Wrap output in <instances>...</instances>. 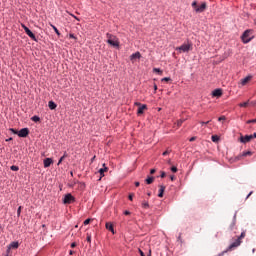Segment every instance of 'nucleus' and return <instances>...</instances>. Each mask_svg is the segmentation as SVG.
I'll return each instance as SVG.
<instances>
[{"instance_id": "f257e3e1", "label": "nucleus", "mask_w": 256, "mask_h": 256, "mask_svg": "<svg viewBox=\"0 0 256 256\" xmlns=\"http://www.w3.org/2000/svg\"><path fill=\"white\" fill-rule=\"evenodd\" d=\"M106 38L108 45H111L112 47H119V38H117V36L107 33Z\"/></svg>"}, {"instance_id": "f03ea898", "label": "nucleus", "mask_w": 256, "mask_h": 256, "mask_svg": "<svg viewBox=\"0 0 256 256\" xmlns=\"http://www.w3.org/2000/svg\"><path fill=\"white\" fill-rule=\"evenodd\" d=\"M254 38L255 36H253V30L251 29L246 30L241 36L243 43H250Z\"/></svg>"}, {"instance_id": "7ed1b4c3", "label": "nucleus", "mask_w": 256, "mask_h": 256, "mask_svg": "<svg viewBox=\"0 0 256 256\" xmlns=\"http://www.w3.org/2000/svg\"><path fill=\"white\" fill-rule=\"evenodd\" d=\"M191 49H193V44H191V42H188L186 44H182L180 47H177L176 51H178V53H189Z\"/></svg>"}, {"instance_id": "20e7f679", "label": "nucleus", "mask_w": 256, "mask_h": 256, "mask_svg": "<svg viewBox=\"0 0 256 256\" xmlns=\"http://www.w3.org/2000/svg\"><path fill=\"white\" fill-rule=\"evenodd\" d=\"M14 135H18V137H27L29 135V128H22L19 132L13 128L10 129Z\"/></svg>"}, {"instance_id": "39448f33", "label": "nucleus", "mask_w": 256, "mask_h": 256, "mask_svg": "<svg viewBox=\"0 0 256 256\" xmlns=\"http://www.w3.org/2000/svg\"><path fill=\"white\" fill-rule=\"evenodd\" d=\"M21 27L24 29L26 35H28V37L32 39V41H37V37L35 36V34H33L31 30L27 26H25V24H22Z\"/></svg>"}, {"instance_id": "423d86ee", "label": "nucleus", "mask_w": 256, "mask_h": 256, "mask_svg": "<svg viewBox=\"0 0 256 256\" xmlns=\"http://www.w3.org/2000/svg\"><path fill=\"white\" fill-rule=\"evenodd\" d=\"M74 201H75V197H73V195H71V194H66L63 199V203L65 205H71V203Z\"/></svg>"}, {"instance_id": "0eeeda50", "label": "nucleus", "mask_w": 256, "mask_h": 256, "mask_svg": "<svg viewBox=\"0 0 256 256\" xmlns=\"http://www.w3.org/2000/svg\"><path fill=\"white\" fill-rule=\"evenodd\" d=\"M239 245H241V240L237 238L232 244L229 245L227 251H233V249H236V247H239Z\"/></svg>"}, {"instance_id": "6e6552de", "label": "nucleus", "mask_w": 256, "mask_h": 256, "mask_svg": "<svg viewBox=\"0 0 256 256\" xmlns=\"http://www.w3.org/2000/svg\"><path fill=\"white\" fill-rule=\"evenodd\" d=\"M253 139V135H241L240 136V143H249Z\"/></svg>"}, {"instance_id": "1a4fd4ad", "label": "nucleus", "mask_w": 256, "mask_h": 256, "mask_svg": "<svg viewBox=\"0 0 256 256\" xmlns=\"http://www.w3.org/2000/svg\"><path fill=\"white\" fill-rule=\"evenodd\" d=\"M135 105H137L139 107L138 111H137L138 115H143L145 109H147V105H145V104L141 105V103H139V102H136Z\"/></svg>"}, {"instance_id": "9d476101", "label": "nucleus", "mask_w": 256, "mask_h": 256, "mask_svg": "<svg viewBox=\"0 0 256 256\" xmlns=\"http://www.w3.org/2000/svg\"><path fill=\"white\" fill-rule=\"evenodd\" d=\"M207 9V3L203 2L198 8H196V13H203Z\"/></svg>"}, {"instance_id": "9b49d317", "label": "nucleus", "mask_w": 256, "mask_h": 256, "mask_svg": "<svg viewBox=\"0 0 256 256\" xmlns=\"http://www.w3.org/2000/svg\"><path fill=\"white\" fill-rule=\"evenodd\" d=\"M137 59H141L140 52H136L130 56V60L132 61V63H135V61H137Z\"/></svg>"}, {"instance_id": "f8f14e48", "label": "nucleus", "mask_w": 256, "mask_h": 256, "mask_svg": "<svg viewBox=\"0 0 256 256\" xmlns=\"http://www.w3.org/2000/svg\"><path fill=\"white\" fill-rule=\"evenodd\" d=\"M251 79H253V76L249 75L246 78H243L240 83L243 87H245V85H247V83H249V81H251Z\"/></svg>"}, {"instance_id": "ddd939ff", "label": "nucleus", "mask_w": 256, "mask_h": 256, "mask_svg": "<svg viewBox=\"0 0 256 256\" xmlns=\"http://www.w3.org/2000/svg\"><path fill=\"white\" fill-rule=\"evenodd\" d=\"M52 163H53V159H51V158L44 159V167H45V169H47V167H51Z\"/></svg>"}, {"instance_id": "4468645a", "label": "nucleus", "mask_w": 256, "mask_h": 256, "mask_svg": "<svg viewBox=\"0 0 256 256\" xmlns=\"http://www.w3.org/2000/svg\"><path fill=\"white\" fill-rule=\"evenodd\" d=\"M213 97H221L223 95V90L221 89H216L212 92Z\"/></svg>"}, {"instance_id": "2eb2a0df", "label": "nucleus", "mask_w": 256, "mask_h": 256, "mask_svg": "<svg viewBox=\"0 0 256 256\" xmlns=\"http://www.w3.org/2000/svg\"><path fill=\"white\" fill-rule=\"evenodd\" d=\"M103 167L104 168H101L99 170V173H100L101 177H105V173H107V171H109V168L107 166H105V164H103Z\"/></svg>"}, {"instance_id": "dca6fc26", "label": "nucleus", "mask_w": 256, "mask_h": 256, "mask_svg": "<svg viewBox=\"0 0 256 256\" xmlns=\"http://www.w3.org/2000/svg\"><path fill=\"white\" fill-rule=\"evenodd\" d=\"M106 229H108V231H111V233L115 235V229L113 228V224L111 222L106 223Z\"/></svg>"}, {"instance_id": "f3484780", "label": "nucleus", "mask_w": 256, "mask_h": 256, "mask_svg": "<svg viewBox=\"0 0 256 256\" xmlns=\"http://www.w3.org/2000/svg\"><path fill=\"white\" fill-rule=\"evenodd\" d=\"M251 155H253V152L247 151V152H243L242 154H240L238 156V158L241 159V157H251Z\"/></svg>"}, {"instance_id": "a211bd4d", "label": "nucleus", "mask_w": 256, "mask_h": 256, "mask_svg": "<svg viewBox=\"0 0 256 256\" xmlns=\"http://www.w3.org/2000/svg\"><path fill=\"white\" fill-rule=\"evenodd\" d=\"M8 247H10V249H19V242H11Z\"/></svg>"}, {"instance_id": "6ab92c4d", "label": "nucleus", "mask_w": 256, "mask_h": 256, "mask_svg": "<svg viewBox=\"0 0 256 256\" xmlns=\"http://www.w3.org/2000/svg\"><path fill=\"white\" fill-rule=\"evenodd\" d=\"M164 193H165V186L164 185H160L158 197H160V198L163 197Z\"/></svg>"}, {"instance_id": "aec40b11", "label": "nucleus", "mask_w": 256, "mask_h": 256, "mask_svg": "<svg viewBox=\"0 0 256 256\" xmlns=\"http://www.w3.org/2000/svg\"><path fill=\"white\" fill-rule=\"evenodd\" d=\"M48 107H49V109L54 110V109H57V104H55V102H53V101H49Z\"/></svg>"}, {"instance_id": "412c9836", "label": "nucleus", "mask_w": 256, "mask_h": 256, "mask_svg": "<svg viewBox=\"0 0 256 256\" xmlns=\"http://www.w3.org/2000/svg\"><path fill=\"white\" fill-rule=\"evenodd\" d=\"M192 7H193L194 11L197 13V9L199 8V5H197V0H194L192 2Z\"/></svg>"}, {"instance_id": "4be33fe9", "label": "nucleus", "mask_w": 256, "mask_h": 256, "mask_svg": "<svg viewBox=\"0 0 256 256\" xmlns=\"http://www.w3.org/2000/svg\"><path fill=\"white\" fill-rule=\"evenodd\" d=\"M142 209H149V202L147 201H142Z\"/></svg>"}, {"instance_id": "5701e85b", "label": "nucleus", "mask_w": 256, "mask_h": 256, "mask_svg": "<svg viewBox=\"0 0 256 256\" xmlns=\"http://www.w3.org/2000/svg\"><path fill=\"white\" fill-rule=\"evenodd\" d=\"M153 181H155V178H154V177H148V178L146 179L147 185H151V183H153Z\"/></svg>"}, {"instance_id": "b1692460", "label": "nucleus", "mask_w": 256, "mask_h": 256, "mask_svg": "<svg viewBox=\"0 0 256 256\" xmlns=\"http://www.w3.org/2000/svg\"><path fill=\"white\" fill-rule=\"evenodd\" d=\"M31 121H34V123H39V121H41V118H39V116H33L31 118Z\"/></svg>"}, {"instance_id": "393cba45", "label": "nucleus", "mask_w": 256, "mask_h": 256, "mask_svg": "<svg viewBox=\"0 0 256 256\" xmlns=\"http://www.w3.org/2000/svg\"><path fill=\"white\" fill-rule=\"evenodd\" d=\"M211 139H212L213 143H218L219 142V136H217V135H213L211 137Z\"/></svg>"}, {"instance_id": "a878e982", "label": "nucleus", "mask_w": 256, "mask_h": 256, "mask_svg": "<svg viewBox=\"0 0 256 256\" xmlns=\"http://www.w3.org/2000/svg\"><path fill=\"white\" fill-rule=\"evenodd\" d=\"M52 29H54L55 33L59 36L61 35V33L59 32V29H57V27H55V25H51Z\"/></svg>"}, {"instance_id": "bb28decb", "label": "nucleus", "mask_w": 256, "mask_h": 256, "mask_svg": "<svg viewBox=\"0 0 256 256\" xmlns=\"http://www.w3.org/2000/svg\"><path fill=\"white\" fill-rule=\"evenodd\" d=\"M65 157H67V153H65V154L59 159L58 165H59L60 163H63V161L65 160Z\"/></svg>"}, {"instance_id": "cd10ccee", "label": "nucleus", "mask_w": 256, "mask_h": 256, "mask_svg": "<svg viewBox=\"0 0 256 256\" xmlns=\"http://www.w3.org/2000/svg\"><path fill=\"white\" fill-rule=\"evenodd\" d=\"M185 122V120L180 119L177 121V127H181V125H183V123Z\"/></svg>"}, {"instance_id": "c85d7f7f", "label": "nucleus", "mask_w": 256, "mask_h": 256, "mask_svg": "<svg viewBox=\"0 0 256 256\" xmlns=\"http://www.w3.org/2000/svg\"><path fill=\"white\" fill-rule=\"evenodd\" d=\"M10 169H11V171H18L19 170V166L13 165V166L10 167Z\"/></svg>"}, {"instance_id": "c756f323", "label": "nucleus", "mask_w": 256, "mask_h": 256, "mask_svg": "<svg viewBox=\"0 0 256 256\" xmlns=\"http://www.w3.org/2000/svg\"><path fill=\"white\" fill-rule=\"evenodd\" d=\"M21 209H23V207L19 206L18 209H17V215L18 217L21 216Z\"/></svg>"}, {"instance_id": "7c9ffc66", "label": "nucleus", "mask_w": 256, "mask_h": 256, "mask_svg": "<svg viewBox=\"0 0 256 256\" xmlns=\"http://www.w3.org/2000/svg\"><path fill=\"white\" fill-rule=\"evenodd\" d=\"M237 239H239V241H241V239H245V232H242Z\"/></svg>"}, {"instance_id": "2f4dec72", "label": "nucleus", "mask_w": 256, "mask_h": 256, "mask_svg": "<svg viewBox=\"0 0 256 256\" xmlns=\"http://www.w3.org/2000/svg\"><path fill=\"white\" fill-rule=\"evenodd\" d=\"M153 71L154 73H163V71H161L159 68H154Z\"/></svg>"}, {"instance_id": "473e14b6", "label": "nucleus", "mask_w": 256, "mask_h": 256, "mask_svg": "<svg viewBox=\"0 0 256 256\" xmlns=\"http://www.w3.org/2000/svg\"><path fill=\"white\" fill-rule=\"evenodd\" d=\"M171 172L172 173H177V167L176 166H172L171 167Z\"/></svg>"}, {"instance_id": "72a5a7b5", "label": "nucleus", "mask_w": 256, "mask_h": 256, "mask_svg": "<svg viewBox=\"0 0 256 256\" xmlns=\"http://www.w3.org/2000/svg\"><path fill=\"white\" fill-rule=\"evenodd\" d=\"M133 197H135V194L131 193L128 196L129 201H133Z\"/></svg>"}, {"instance_id": "f704fd0d", "label": "nucleus", "mask_w": 256, "mask_h": 256, "mask_svg": "<svg viewBox=\"0 0 256 256\" xmlns=\"http://www.w3.org/2000/svg\"><path fill=\"white\" fill-rule=\"evenodd\" d=\"M6 255L11 256V248L9 246H7Z\"/></svg>"}, {"instance_id": "c9c22d12", "label": "nucleus", "mask_w": 256, "mask_h": 256, "mask_svg": "<svg viewBox=\"0 0 256 256\" xmlns=\"http://www.w3.org/2000/svg\"><path fill=\"white\" fill-rule=\"evenodd\" d=\"M161 81H162V82H163V81H165V82L167 83V82L171 81V78H169V77H165V78H162V80H161Z\"/></svg>"}, {"instance_id": "e433bc0d", "label": "nucleus", "mask_w": 256, "mask_h": 256, "mask_svg": "<svg viewBox=\"0 0 256 256\" xmlns=\"http://www.w3.org/2000/svg\"><path fill=\"white\" fill-rule=\"evenodd\" d=\"M247 105H249V102H243L240 104V107H247Z\"/></svg>"}, {"instance_id": "4c0bfd02", "label": "nucleus", "mask_w": 256, "mask_h": 256, "mask_svg": "<svg viewBox=\"0 0 256 256\" xmlns=\"http://www.w3.org/2000/svg\"><path fill=\"white\" fill-rule=\"evenodd\" d=\"M86 241H87L88 243H91V235H90V234H87Z\"/></svg>"}, {"instance_id": "58836bf2", "label": "nucleus", "mask_w": 256, "mask_h": 256, "mask_svg": "<svg viewBox=\"0 0 256 256\" xmlns=\"http://www.w3.org/2000/svg\"><path fill=\"white\" fill-rule=\"evenodd\" d=\"M89 223H91V219H86V220L84 221V225H89Z\"/></svg>"}, {"instance_id": "ea45409f", "label": "nucleus", "mask_w": 256, "mask_h": 256, "mask_svg": "<svg viewBox=\"0 0 256 256\" xmlns=\"http://www.w3.org/2000/svg\"><path fill=\"white\" fill-rule=\"evenodd\" d=\"M169 153H171V151H169V150H166L165 152H163V156L165 157V155H169Z\"/></svg>"}, {"instance_id": "a19ab883", "label": "nucleus", "mask_w": 256, "mask_h": 256, "mask_svg": "<svg viewBox=\"0 0 256 256\" xmlns=\"http://www.w3.org/2000/svg\"><path fill=\"white\" fill-rule=\"evenodd\" d=\"M156 171H157V170H155V169H151V170H150V175H155Z\"/></svg>"}, {"instance_id": "79ce46f5", "label": "nucleus", "mask_w": 256, "mask_h": 256, "mask_svg": "<svg viewBox=\"0 0 256 256\" xmlns=\"http://www.w3.org/2000/svg\"><path fill=\"white\" fill-rule=\"evenodd\" d=\"M225 119H226L225 116H221L218 118V121H225Z\"/></svg>"}, {"instance_id": "37998d69", "label": "nucleus", "mask_w": 256, "mask_h": 256, "mask_svg": "<svg viewBox=\"0 0 256 256\" xmlns=\"http://www.w3.org/2000/svg\"><path fill=\"white\" fill-rule=\"evenodd\" d=\"M210 121H207V122H200L201 125H209Z\"/></svg>"}, {"instance_id": "c03bdc74", "label": "nucleus", "mask_w": 256, "mask_h": 256, "mask_svg": "<svg viewBox=\"0 0 256 256\" xmlns=\"http://www.w3.org/2000/svg\"><path fill=\"white\" fill-rule=\"evenodd\" d=\"M247 123H256V119H253V120H248Z\"/></svg>"}, {"instance_id": "a18cd8bd", "label": "nucleus", "mask_w": 256, "mask_h": 256, "mask_svg": "<svg viewBox=\"0 0 256 256\" xmlns=\"http://www.w3.org/2000/svg\"><path fill=\"white\" fill-rule=\"evenodd\" d=\"M160 177L163 179V178H165L166 177V174H165V172H161V175H160Z\"/></svg>"}, {"instance_id": "49530a36", "label": "nucleus", "mask_w": 256, "mask_h": 256, "mask_svg": "<svg viewBox=\"0 0 256 256\" xmlns=\"http://www.w3.org/2000/svg\"><path fill=\"white\" fill-rule=\"evenodd\" d=\"M124 215H131V212L129 210L124 211Z\"/></svg>"}, {"instance_id": "de8ad7c7", "label": "nucleus", "mask_w": 256, "mask_h": 256, "mask_svg": "<svg viewBox=\"0 0 256 256\" xmlns=\"http://www.w3.org/2000/svg\"><path fill=\"white\" fill-rule=\"evenodd\" d=\"M195 139H197L196 137H191L190 139H189V141L192 143L193 141H195Z\"/></svg>"}, {"instance_id": "09e8293b", "label": "nucleus", "mask_w": 256, "mask_h": 256, "mask_svg": "<svg viewBox=\"0 0 256 256\" xmlns=\"http://www.w3.org/2000/svg\"><path fill=\"white\" fill-rule=\"evenodd\" d=\"M233 227H235V222H233L230 226L231 231H233Z\"/></svg>"}, {"instance_id": "8fccbe9b", "label": "nucleus", "mask_w": 256, "mask_h": 256, "mask_svg": "<svg viewBox=\"0 0 256 256\" xmlns=\"http://www.w3.org/2000/svg\"><path fill=\"white\" fill-rule=\"evenodd\" d=\"M74 247H77V244L75 242L71 244V248L74 249Z\"/></svg>"}, {"instance_id": "3c124183", "label": "nucleus", "mask_w": 256, "mask_h": 256, "mask_svg": "<svg viewBox=\"0 0 256 256\" xmlns=\"http://www.w3.org/2000/svg\"><path fill=\"white\" fill-rule=\"evenodd\" d=\"M69 37H70V39H75V35H73V34H70Z\"/></svg>"}, {"instance_id": "603ef678", "label": "nucleus", "mask_w": 256, "mask_h": 256, "mask_svg": "<svg viewBox=\"0 0 256 256\" xmlns=\"http://www.w3.org/2000/svg\"><path fill=\"white\" fill-rule=\"evenodd\" d=\"M250 195H253V191H251V192L247 195L246 199H249V196H250Z\"/></svg>"}, {"instance_id": "864d4df0", "label": "nucleus", "mask_w": 256, "mask_h": 256, "mask_svg": "<svg viewBox=\"0 0 256 256\" xmlns=\"http://www.w3.org/2000/svg\"><path fill=\"white\" fill-rule=\"evenodd\" d=\"M139 253H140L141 256H145V253H143V252L141 251V249H139Z\"/></svg>"}, {"instance_id": "5fc2aeb1", "label": "nucleus", "mask_w": 256, "mask_h": 256, "mask_svg": "<svg viewBox=\"0 0 256 256\" xmlns=\"http://www.w3.org/2000/svg\"><path fill=\"white\" fill-rule=\"evenodd\" d=\"M74 253H75V251H73V250L69 251V255H73Z\"/></svg>"}, {"instance_id": "6e6d98bb", "label": "nucleus", "mask_w": 256, "mask_h": 256, "mask_svg": "<svg viewBox=\"0 0 256 256\" xmlns=\"http://www.w3.org/2000/svg\"><path fill=\"white\" fill-rule=\"evenodd\" d=\"M171 181H175V176H170Z\"/></svg>"}, {"instance_id": "4d7b16f0", "label": "nucleus", "mask_w": 256, "mask_h": 256, "mask_svg": "<svg viewBox=\"0 0 256 256\" xmlns=\"http://www.w3.org/2000/svg\"><path fill=\"white\" fill-rule=\"evenodd\" d=\"M140 183L139 182H135V187H139Z\"/></svg>"}, {"instance_id": "13d9d810", "label": "nucleus", "mask_w": 256, "mask_h": 256, "mask_svg": "<svg viewBox=\"0 0 256 256\" xmlns=\"http://www.w3.org/2000/svg\"><path fill=\"white\" fill-rule=\"evenodd\" d=\"M154 91H157V84H154Z\"/></svg>"}, {"instance_id": "bf43d9fd", "label": "nucleus", "mask_w": 256, "mask_h": 256, "mask_svg": "<svg viewBox=\"0 0 256 256\" xmlns=\"http://www.w3.org/2000/svg\"><path fill=\"white\" fill-rule=\"evenodd\" d=\"M252 137H253V139H254V138L256 139V133H254V134L252 135Z\"/></svg>"}, {"instance_id": "052dcab7", "label": "nucleus", "mask_w": 256, "mask_h": 256, "mask_svg": "<svg viewBox=\"0 0 256 256\" xmlns=\"http://www.w3.org/2000/svg\"><path fill=\"white\" fill-rule=\"evenodd\" d=\"M147 195H148V197H151V192H148Z\"/></svg>"}, {"instance_id": "680f3d73", "label": "nucleus", "mask_w": 256, "mask_h": 256, "mask_svg": "<svg viewBox=\"0 0 256 256\" xmlns=\"http://www.w3.org/2000/svg\"><path fill=\"white\" fill-rule=\"evenodd\" d=\"M13 138H9L8 140H6V141H11Z\"/></svg>"}, {"instance_id": "e2e57ef3", "label": "nucleus", "mask_w": 256, "mask_h": 256, "mask_svg": "<svg viewBox=\"0 0 256 256\" xmlns=\"http://www.w3.org/2000/svg\"><path fill=\"white\" fill-rule=\"evenodd\" d=\"M178 239L181 240V235H179Z\"/></svg>"}]
</instances>
